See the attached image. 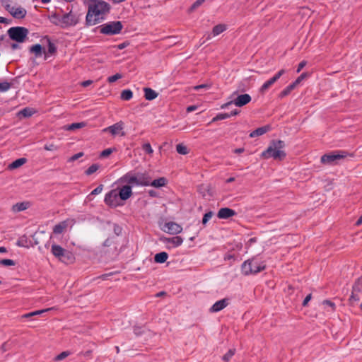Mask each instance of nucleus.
I'll return each mask as SVG.
<instances>
[{
  "label": "nucleus",
  "instance_id": "1",
  "mask_svg": "<svg viewBox=\"0 0 362 362\" xmlns=\"http://www.w3.org/2000/svg\"><path fill=\"white\" fill-rule=\"evenodd\" d=\"M53 23L62 28L75 26L79 21V15L70 11L68 13L64 11L57 12L52 16Z\"/></svg>",
  "mask_w": 362,
  "mask_h": 362
},
{
  "label": "nucleus",
  "instance_id": "2",
  "mask_svg": "<svg viewBox=\"0 0 362 362\" xmlns=\"http://www.w3.org/2000/svg\"><path fill=\"white\" fill-rule=\"evenodd\" d=\"M284 146L283 141H272L268 148L262 153L261 156L264 158H273L281 160L286 157V153L283 150Z\"/></svg>",
  "mask_w": 362,
  "mask_h": 362
},
{
  "label": "nucleus",
  "instance_id": "3",
  "mask_svg": "<svg viewBox=\"0 0 362 362\" xmlns=\"http://www.w3.org/2000/svg\"><path fill=\"white\" fill-rule=\"evenodd\" d=\"M266 268V264L264 262L260 261L257 257L245 261L241 265L242 273L245 275L256 274Z\"/></svg>",
  "mask_w": 362,
  "mask_h": 362
},
{
  "label": "nucleus",
  "instance_id": "4",
  "mask_svg": "<svg viewBox=\"0 0 362 362\" xmlns=\"http://www.w3.org/2000/svg\"><path fill=\"white\" fill-rule=\"evenodd\" d=\"M149 175L147 173H133L129 172L120 178L122 182L134 186H148Z\"/></svg>",
  "mask_w": 362,
  "mask_h": 362
},
{
  "label": "nucleus",
  "instance_id": "5",
  "mask_svg": "<svg viewBox=\"0 0 362 362\" xmlns=\"http://www.w3.org/2000/svg\"><path fill=\"white\" fill-rule=\"evenodd\" d=\"M7 33L11 40L22 43L27 39L29 31L24 27L17 26L10 28Z\"/></svg>",
  "mask_w": 362,
  "mask_h": 362
},
{
  "label": "nucleus",
  "instance_id": "6",
  "mask_svg": "<svg viewBox=\"0 0 362 362\" xmlns=\"http://www.w3.org/2000/svg\"><path fill=\"white\" fill-rule=\"evenodd\" d=\"M123 25L120 21H112L105 23L100 27V33L107 35L119 34Z\"/></svg>",
  "mask_w": 362,
  "mask_h": 362
},
{
  "label": "nucleus",
  "instance_id": "7",
  "mask_svg": "<svg viewBox=\"0 0 362 362\" xmlns=\"http://www.w3.org/2000/svg\"><path fill=\"white\" fill-rule=\"evenodd\" d=\"M51 252L55 257L59 259V260L64 263H69L73 259V255L70 252L64 250L57 244L52 245Z\"/></svg>",
  "mask_w": 362,
  "mask_h": 362
},
{
  "label": "nucleus",
  "instance_id": "8",
  "mask_svg": "<svg viewBox=\"0 0 362 362\" xmlns=\"http://www.w3.org/2000/svg\"><path fill=\"white\" fill-rule=\"evenodd\" d=\"M104 14L99 10H96L91 6H88V10L86 18L87 25H93L104 20Z\"/></svg>",
  "mask_w": 362,
  "mask_h": 362
},
{
  "label": "nucleus",
  "instance_id": "9",
  "mask_svg": "<svg viewBox=\"0 0 362 362\" xmlns=\"http://www.w3.org/2000/svg\"><path fill=\"white\" fill-rule=\"evenodd\" d=\"M347 153L344 151L332 152L329 154H325L321 157V162L325 164H334L338 160L346 157Z\"/></svg>",
  "mask_w": 362,
  "mask_h": 362
},
{
  "label": "nucleus",
  "instance_id": "10",
  "mask_svg": "<svg viewBox=\"0 0 362 362\" xmlns=\"http://www.w3.org/2000/svg\"><path fill=\"white\" fill-rule=\"evenodd\" d=\"M251 100H252L251 96L249 94L245 93V94L238 95L233 100L222 105L221 107L222 109H224V108H226L228 106H229L231 104H234L237 107H243V106L248 104L251 101Z\"/></svg>",
  "mask_w": 362,
  "mask_h": 362
},
{
  "label": "nucleus",
  "instance_id": "11",
  "mask_svg": "<svg viewBox=\"0 0 362 362\" xmlns=\"http://www.w3.org/2000/svg\"><path fill=\"white\" fill-rule=\"evenodd\" d=\"M4 8L15 18L22 19L27 13L26 10L21 6L16 7L9 4H6L4 5Z\"/></svg>",
  "mask_w": 362,
  "mask_h": 362
},
{
  "label": "nucleus",
  "instance_id": "12",
  "mask_svg": "<svg viewBox=\"0 0 362 362\" xmlns=\"http://www.w3.org/2000/svg\"><path fill=\"white\" fill-rule=\"evenodd\" d=\"M119 199L120 198L117 191L112 189L106 194L104 202L107 205H109L110 206L116 207L120 205Z\"/></svg>",
  "mask_w": 362,
  "mask_h": 362
},
{
  "label": "nucleus",
  "instance_id": "13",
  "mask_svg": "<svg viewBox=\"0 0 362 362\" xmlns=\"http://www.w3.org/2000/svg\"><path fill=\"white\" fill-rule=\"evenodd\" d=\"M286 73L284 69L279 70L273 77L269 78L268 81L264 82L259 89V92L261 93H264L267 91V90L274 83H276L280 77Z\"/></svg>",
  "mask_w": 362,
  "mask_h": 362
},
{
  "label": "nucleus",
  "instance_id": "14",
  "mask_svg": "<svg viewBox=\"0 0 362 362\" xmlns=\"http://www.w3.org/2000/svg\"><path fill=\"white\" fill-rule=\"evenodd\" d=\"M89 5L96 10H99L104 15L108 13L110 8V5L107 2L100 0H92Z\"/></svg>",
  "mask_w": 362,
  "mask_h": 362
},
{
  "label": "nucleus",
  "instance_id": "15",
  "mask_svg": "<svg viewBox=\"0 0 362 362\" xmlns=\"http://www.w3.org/2000/svg\"><path fill=\"white\" fill-rule=\"evenodd\" d=\"M163 243L168 245V247H177L181 245L183 243V239L180 236H175L173 238H164Z\"/></svg>",
  "mask_w": 362,
  "mask_h": 362
},
{
  "label": "nucleus",
  "instance_id": "16",
  "mask_svg": "<svg viewBox=\"0 0 362 362\" xmlns=\"http://www.w3.org/2000/svg\"><path fill=\"white\" fill-rule=\"evenodd\" d=\"M229 304L228 298L216 301L209 309L211 313H217L224 309Z\"/></svg>",
  "mask_w": 362,
  "mask_h": 362
},
{
  "label": "nucleus",
  "instance_id": "17",
  "mask_svg": "<svg viewBox=\"0 0 362 362\" xmlns=\"http://www.w3.org/2000/svg\"><path fill=\"white\" fill-rule=\"evenodd\" d=\"M165 230L171 234H178L182 230V228L175 222H168L165 224Z\"/></svg>",
  "mask_w": 362,
  "mask_h": 362
},
{
  "label": "nucleus",
  "instance_id": "18",
  "mask_svg": "<svg viewBox=\"0 0 362 362\" xmlns=\"http://www.w3.org/2000/svg\"><path fill=\"white\" fill-rule=\"evenodd\" d=\"M236 215L235 211L230 208H221L217 214V216L221 219H227Z\"/></svg>",
  "mask_w": 362,
  "mask_h": 362
},
{
  "label": "nucleus",
  "instance_id": "19",
  "mask_svg": "<svg viewBox=\"0 0 362 362\" xmlns=\"http://www.w3.org/2000/svg\"><path fill=\"white\" fill-rule=\"evenodd\" d=\"M132 187L130 185L127 184L120 188L118 194L121 200L125 201L132 196Z\"/></svg>",
  "mask_w": 362,
  "mask_h": 362
},
{
  "label": "nucleus",
  "instance_id": "20",
  "mask_svg": "<svg viewBox=\"0 0 362 362\" xmlns=\"http://www.w3.org/2000/svg\"><path fill=\"white\" fill-rule=\"evenodd\" d=\"M167 182H168V180L164 177H160L156 179L153 181H151V178L150 176L148 177V186H151L155 188H159V187H164L166 185Z\"/></svg>",
  "mask_w": 362,
  "mask_h": 362
},
{
  "label": "nucleus",
  "instance_id": "21",
  "mask_svg": "<svg viewBox=\"0 0 362 362\" xmlns=\"http://www.w3.org/2000/svg\"><path fill=\"white\" fill-rule=\"evenodd\" d=\"M123 129V124L122 122H117L115 124L110 126L103 129L104 132H108L112 135L115 136L117 135L122 132Z\"/></svg>",
  "mask_w": 362,
  "mask_h": 362
},
{
  "label": "nucleus",
  "instance_id": "22",
  "mask_svg": "<svg viewBox=\"0 0 362 362\" xmlns=\"http://www.w3.org/2000/svg\"><path fill=\"white\" fill-rule=\"evenodd\" d=\"M270 127L268 125L259 127L250 134V137L254 138L256 136L263 135L264 134L267 133Z\"/></svg>",
  "mask_w": 362,
  "mask_h": 362
},
{
  "label": "nucleus",
  "instance_id": "23",
  "mask_svg": "<svg viewBox=\"0 0 362 362\" xmlns=\"http://www.w3.org/2000/svg\"><path fill=\"white\" fill-rule=\"evenodd\" d=\"M144 97L147 100H154L158 97V93H156L154 90L151 88H144Z\"/></svg>",
  "mask_w": 362,
  "mask_h": 362
},
{
  "label": "nucleus",
  "instance_id": "24",
  "mask_svg": "<svg viewBox=\"0 0 362 362\" xmlns=\"http://www.w3.org/2000/svg\"><path fill=\"white\" fill-rule=\"evenodd\" d=\"M30 52L35 54L36 57H40L42 55V53H45V51L40 44H35L30 47Z\"/></svg>",
  "mask_w": 362,
  "mask_h": 362
},
{
  "label": "nucleus",
  "instance_id": "25",
  "mask_svg": "<svg viewBox=\"0 0 362 362\" xmlns=\"http://www.w3.org/2000/svg\"><path fill=\"white\" fill-rule=\"evenodd\" d=\"M26 161H27V159L25 158H21L16 159V160H14L13 162H12L11 163H10L8 165V168L9 170H14V169L18 168L21 166H22L23 165H24L26 163Z\"/></svg>",
  "mask_w": 362,
  "mask_h": 362
},
{
  "label": "nucleus",
  "instance_id": "26",
  "mask_svg": "<svg viewBox=\"0 0 362 362\" xmlns=\"http://www.w3.org/2000/svg\"><path fill=\"white\" fill-rule=\"evenodd\" d=\"M168 255L165 252L157 253L154 256V261L157 263H164L168 259Z\"/></svg>",
  "mask_w": 362,
  "mask_h": 362
},
{
  "label": "nucleus",
  "instance_id": "27",
  "mask_svg": "<svg viewBox=\"0 0 362 362\" xmlns=\"http://www.w3.org/2000/svg\"><path fill=\"white\" fill-rule=\"evenodd\" d=\"M226 29V26L223 24H218L213 28L212 35L213 36H217L222 33Z\"/></svg>",
  "mask_w": 362,
  "mask_h": 362
},
{
  "label": "nucleus",
  "instance_id": "28",
  "mask_svg": "<svg viewBox=\"0 0 362 362\" xmlns=\"http://www.w3.org/2000/svg\"><path fill=\"white\" fill-rule=\"evenodd\" d=\"M28 204L26 202L17 203L13 206V210L17 212L22 211L28 208Z\"/></svg>",
  "mask_w": 362,
  "mask_h": 362
},
{
  "label": "nucleus",
  "instance_id": "29",
  "mask_svg": "<svg viewBox=\"0 0 362 362\" xmlns=\"http://www.w3.org/2000/svg\"><path fill=\"white\" fill-rule=\"evenodd\" d=\"M296 88V86L293 83L288 86L286 88H284L279 94V96L281 98H284L286 95H288L294 88Z\"/></svg>",
  "mask_w": 362,
  "mask_h": 362
},
{
  "label": "nucleus",
  "instance_id": "30",
  "mask_svg": "<svg viewBox=\"0 0 362 362\" xmlns=\"http://www.w3.org/2000/svg\"><path fill=\"white\" fill-rule=\"evenodd\" d=\"M133 93L129 89H126L122 91L121 98L124 100H129L132 98Z\"/></svg>",
  "mask_w": 362,
  "mask_h": 362
},
{
  "label": "nucleus",
  "instance_id": "31",
  "mask_svg": "<svg viewBox=\"0 0 362 362\" xmlns=\"http://www.w3.org/2000/svg\"><path fill=\"white\" fill-rule=\"evenodd\" d=\"M13 86V83L7 81L0 82V93L6 92L8 90Z\"/></svg>",
  "mask_w": 362,
  "mask_h": 362
},
{
  "label": "nucleus",
  "instance_id": "32",
  "mask_svg": "<svg viewBox=\"0 0 362 362\" xmlns=\"http://www.w3.org/2000/svg\"><path fill=\"white\" fill-rule=\"evenodd\" d=\"M352 290L355 291V292L362 293V276L355 282Z\"/></svg>",
  "mask_w": 362,
  "mask_h": 362
},
{
  "label": "nucleus",
  "instance_id": "33",
  "mask_svg": "<svg viewBox=\"0 0 362 362\" xmlns=\"http://www.w3.org/2000/svg\"><path fill=\"white\" fill-rule=\"evenodd\" d=\"M176 151L181 155H186L189 152L187 146L182 144H179L176 146Z\"/></svg>",
  "mask_w": 362,
  "mask_h": 362
},
{
  "label": "nucleus",
  "instance_id": "34",
  "mask_svg": "<svg viewBox=\"0 0 362 362\" xmlns=\"http://www.w3.org/2000/svg\"><path fill=\"white\" fill-rule=\"evenodd\" d=\"M65 228H66V224L64 223H59L54 227L53 232L55 234H60L64 231Z\"/></svg>",
  "mask_w": 362,
  "mask_h": 362
},
{
  "label": "nucleus",
  "instance_id": "35",
  "mask_svg": "<svg viewBox=\"0 0 362 362\" xmlns=\"http://www.w3.org/2000/svg\"><path fill=\"white\" fill-rule=\"evenodd\" d=\"M71 354V352L69 351H63L61 354H59V355H57V356H55L54 361H62V360L64 359L65 358H66L67 356H70Z\"/></svg>",
  "mask_w": 362,
  "mask_h": 362
},
{
  "label": "nucleus",
  "instance_id": "36",
  "mask_svg": "<svg viewBox=\"0 0 362 362\" xmlns=\"http://www.w3.org/2000/svg\"><path fill=\"white\" fill-rule=\"evenodd\" d=\"M86 124L84 122H78V123H72L69 125L66 128L67 130H75L76 129H80L85 127Z\"/></svg>",
  "mask_w": 362,
  "mask_h": 362
},
{
  "label": "nucleus",
  "instance_id": "37",
  "mask_svg": "<svg viewBox=\"0 0 362 362\" xmlns=\"http://www.w3.org/2000/svg\"><path fill=\"white\" fill-rule=\"evenodd\" d=\"M100 168V165L98 164H93L91 165L86 170V175H90L95 172H96Z\"/></svg>",
  "mask_w": 362,
  "mask_h": 362
},
{
  "label": "nucleus",
  "instance_id": "38",
  "mask_svg": "<svg viewBox=\"0 0 362 362\" xmlns=\"http://www.w3.org/2000/svg\"><path fill=\"white\" fill-rule=\"evenodd\" d=\"M235 350L234 349L228 350V351L223 355V360L225 362H228L230 360V358L234 356Z\"/></svg>",
  "mask_w": 362,
  "mask_h": 362
},
{
  "label": "nucleus",
  "instance_id": "39",
  "mask_svg": "<svg viewBox=\"0 0 362 362\" xmlns=\"http://www.w3.org/2000/svg\"><path fill=\"white\" fill-rule=\"evenodd\" d=\"M33 114V110L31 108L25 107L20 111L19 115H23L25 117H30Z\"/></svg>",
  "mask_w": 362,
  "mask_h": 362
},
{
  "label": "nucleus",
  "instance_id": "40",
  "mask_svg": "<svg viewBox=\"0 0 362 362\" xmlns=\"http://www.w3.org/2000/svg\"><path fill=\"white\" fill-rule=\"evenodd\" d=\"M0 265L4 267L14 266L15 262L9 259H0Z\"/></svg>",
  "mask_w": 362,
  "mask_h": 362
},
{
  "label": "nucleus",
  "instance_id": "41",
  "mask_svg": "<svg viewBox=\"0 0 362 362\" xmlns=\"http://www.w3.org/2000/svg\"><path fill=\"white\" fill-rule=\"evenodd\" d=\"M228 118H229V115L228 113H219L215 117L213 118L212 122L223 120Z\"/></svg>",
  "mask_w": 362,
  "mask_h": 362
},
{
  "label": "nucleus",
  "instance_id": "42",
  "mask_svg": "<svg viewBox=\"0 0 362 362\" xmlns=\"http://www.w3.org/2000/svg\"><path fill=\"white\" fill-rule=\"evenodd\" d=\"M206 0H197L189 8V12H192L199 6H200Z\"/></svg>",
  "mask_w": 362,
  "mask_h": 362
},
{
  "label": "nucleus",
  "instance_id": "43",
  "mask_svg": "<svg viewBox=\"0 0 362 362\" xmlns=\"http://www.w3.org/2000/svg\"><path fill=\"white\" fill-rule=\"evenodd\" d=\"M142 149L148 154L151 155L153 153V150L149 143H146L142 146Z\"/></svg>",
  "mask_w": 362,
  "mask_h": 362
},
{
  "label": "nucleus",
  "instance_id": "44",
  "mask_svg": "<svg viewBox=\"0 0 362 362\" xmlns=\"http://www.w3.org/2000/svg\"><path fill=\"white\" fill-rule=\"evenodd\" d=\"M122 78V74L117 73V74H115L113 76H109L107 78V81L109 83H114L116 81H117L118 79H120Z\"/></svg>",
  "mask_w": 362,
  "mask_h": 362
},
{
  "label": "nucleus",
  "instance_id": "45",
  "mask_svg": "<svg viewBox=\"0 0 362 362\" xmlns=\"http://www.w3.org/2000/svg\"><path fill=\"white\" fill-rule=\"evenodd\" d=\"M103 185H100L99 186H98L95 189H94L90 193V194L88 196V197H90V196L92 195H97V194H99L100 193H101V192L103 191Z\"/></svg>",
  "mask_w": 362,
  "mask_h": 362
},
{
  "label": "nucleus",
  "instance_id": "46",
  "mask_svg": "<svg viewBox=\"0 0 362 362\" xmlns=\"http://www.w3.org/2000/svg\"><path fill=\"white\" fill-rule=\"evenodd\" d=\"M214 214L212 211H209L204 215L202 218V223L205 225L213 216Z\"/></svg>",
  "mask_w": 362,
  "mask_h": 362
},
{
  "label": "nucleus",
  "instance_id": "47",
  "mask_svg": "<svg viewBox=\"0 0 362 362\" xmlns=\"http://www.w3.org/2000/svg\"><path fill=\"white\" fill-rule=\"evenodd\" d=\"M359 293H360L355 292V291L352 290V293L349 298L350 301H358L360 299Z\"/></svg>",
  "mask_w": 362,
  "mask_h": 362
},
{
  "label": "nucleus",
  "instance_id": "48",
  "mask_svg": "<svg viewBox=\"0 0 362 362\" xmlns=\"http://www.w3.org/2000/svg\"><path fill=\"white\" fill-rule=\"evenodd\" d=\"M57 50V48L54 43H52L49 40H48V53L52 54Z\"/></svg>",
  "mask_w": 362,
  "mask_h": 362
},
{
  "label": "nucleus",
  "instance_id": "49",
  "mask_svg": "<svg viewBox=\"0 0 362 362\" xmlns=\"http://www.w3.org/2000/svg\"><path fill=\"white\" fill-rule=\"evenodd\" d=\"M112 245H113L115 248H117V246L115 245L112 238H107L103 243V246L104 247H110Z\"/></svg>",
  "mask_w": 362,
  "mask_h": 362
},
{
  "label": "nucleus",
  "instance_id": "50",
  "mask_svg": "<svg viewBox=\"0 0 362 362\" xmlns=\"http://www.w3.org/2000/svg\"><path fill=\"white\" fill-rule=\"evenodd\" d=\"M83 156V152H79L78 153L74 154L71 157H70L68 160L69 162H74L76 160H78L79 158L82 157Z\"/></svg>",
  "mask_w": 362,
  "mask_h": 362
},
{
  "label": "nucleus",
  "instance_id": "51",
  "mask_svg": "<svg viewBox=\"0 0 362 362\" xmlns=\"http://www.w3.org/2000/svg\"><path fill=\"white\" fill-rule=\"evenodd\" d=\"M210 88V86L209 84L204 83L202 85H198L193 87V89L195 90H199L201 89H205L207 90Z\"/></svg>",
  "mask_w": 362,
  "mask_h": 362
},
{
  "label": "nucleus",
  "instance_id": "52",
  "mask_svg": "<svg viewBox=\"0 0 362 362\" xmlns=\"http://www.w3.org/2000/svg\"><path fill=\"white\" fill-rule=\"evenodd\" d=\"M323 304L329 306L331 308V311H333L335 308V304L329 300H324Z\"/></svg>",
  "mask_w": 362,
  "mask_h": 362
},
{
  "label": "nucleus",
  "instance_id": "53",
  "mask_svg": "<svg viewBox=\"0 0 362 362\" xmlns=\"http://www.w3.org/2000/svg\"><path fill=\"white\" fill-rule=\"evenodd\" d=\"M112 148H106L101 152L100 156L104 157V158L107 157L108 156H110L112 153Z\"/></svg>",
  "mask_w": 362,
  "mask_h": 362
},
{
  "label": "nucleus",
  "instance_id": "54",
  "mask_svg": "<svg viewBox=\"0 0 362 362\" xmlns=\"http://www.w3.org/2000/svg\"><path fill=\"white\" fill-rule=\"evenodd\" d=\"M307 76L306 73H303L300 76L297 78V79L293 82L295 86H296L303 79H304Z\"/></svg>",
  "mask_w": 362,
  "mask_h": 362
},
{
  "label": "nucleus",
  "instance_id": "55",
  "mask_svg": "<svg viewBox=\"0 0 362 362\" xmlns=\"http://www.w3.org/2000/svg\"><path fill=\"white\" fill-rule=\"evenodd\" d=\"M0 23L10 24V23H11V20L0 16Z\"/></svg>",
  "mask_w": 362,
  "mask_h": 362
},
{
  "label": "nucleus",
  "instance_id": "56",
  "mask_svg": "<svg viewBox=\"0 0 362 362\" xmlns=\"http://www.w3.org/2000/svg\"><path fill=\"white\" fill-rule=\"evenodd\" d=\"M306 64L307 62L305 61H302L301 62H300L298 66L296 71L299 73L301 71V69L306 65Z\"/></svg>",
  "mask_w": 362,
  "mask_h": 362
},
{
  "label": "nucleus",
  "instance_id": "57",
  "mask_svg": "<svg viewBox=\"0 0 362 362\" xmlns=\"http://www.w3.org/2000/svg\"><path fill=\"white\" fill-rule=\"evenodd\" d=\"M44 148L47 151H54L57 149V147L54 144L45 145Z\"/></svg>",
  "mask_w": 362,
  "mask_h": 362
},
{
  "label": "nucleus",
  "instance_id": "58",
  "mask_svg": "<svg viewBox=\"0 0 362 362\" xmlns=\"http://www.w3.org/2000/svg\"><path fill=\"white\" fill-rule=\"evenodd\" d=\"M25 243H26V240L25 238H21L20 240H18L17 245H18L20 247H25Z\"/></svg>",
  "mask_w": 362,
  "mask_h": 362
},
{
  "label": "nucleus",
  "instance_id": "59",
  "mask_svg": "<svg viewBox=\"0 0 362 362\" xmlns=\"http://www.w3.org/2000/svg\"><path fill=\"white\" fill-rule=\"evenodd\" d=\"M310 299H311V294H309L305 298V299L303 302V305L306 306L308 305V302L310 300Z\"/></svg>",
  "mask_w": 362,
  "mask_h": 362
},
{
  "label": "nucleus",
  "instance_id": "60",
  "mask_svg": "<svg viewBox=\"0 0 362 362\" xmlns=\"http://www.w3.org/2000/svg\"><path fill=\"white\" fill-rule=\"evenodd\" d=\"M10 47L12 50H15V49L20 48L19 45L18 43H15V42H11L10 44Z\"/></svg>",
  "mask_w": 362,
  "mask_h": 362
},
{
  "label": "nucleus",
  "instance_id": "61",
  "mask_svg": "<svg viewBox=\"0 0 362 362\" xmlns=\"http://www.w3.org/2000/svg\"><path fill=\"white\" fill-rule=\"evenodd\" d=\"M93 83V81L91 80H87L82 82L81 85L83 87H87Z\"/></svg>",
  "mask_w": 362,
  "mask_h": 362
},
{
  "label": "nucleus",
  "instance_id": "62",
  "mask_svg": "<svg viewBox=\"0 0 362 362\" xmlns=\"http://www.w3.org/2000/svg\"><path fill=\"white\" fill-rule=\"evenodd\" d=\"M197 106H195V105H191V106H189V107H187V112H192V111L196 110H197Z\"/></svg>",
  "mask_w": 362,
  "mask_h": 362
},
{
  "label": "nucleus",
  "instance_id": "63",
  "mask_svg": "<svg viewBox=\"0 0 362 362\" xmlns=\"http://www.w3.org/2000/svg\"><path fill=\"white\" fill-rule=\"evenodd\" d=\"M240 113V110H234L233 111L230 112V113H228L229 115V117L232 116H235Z\"/></svg>",
  "mask_w": 362,
  "mask_h": 362
},
{
  "label": "nucleus",
  "instance_id": "64",
  "mask_svg": "<svg viewBox=\"0 0 362 362\" xmlns=\"http://www.w3.org/2000/svg\"><path fill=\"white\" fill-rule=\"evenodd\" d=\"M148 193L149 196L151 197H156L158 196V193L156 191L152 190V189L149 190Z\"/></svg>",
  "mask_w": 362,
  "mask_h": 362
}]
</instances>
